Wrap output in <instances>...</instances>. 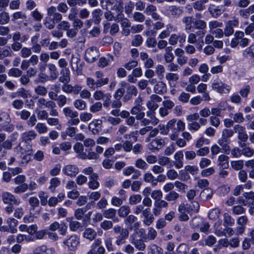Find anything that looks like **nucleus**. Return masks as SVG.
Wrapping results in <instances>:
<instances>
[{
  "mask_svg": "<svg viewBox=\"0 0 254 254\" xmlns=\"http://www.w3.org/2000/svg\"><path fill=\"white\" fill-rule=\"evenodd\" d=\"M100 2L103 9L113 10L117 14V17L123 18V5L120 0H101Z\"/></svg>",
  "mask_w": 254,
  "mask_h": 254,
  "instance_id": "obj_1",
  "label": "nucleus"
},
{
  "mask_svg": "<svg viewBox=\"0 0 254 254\" xmlns=\"http://www.w3.org/2000/svg\"><path fill=\"white\" fill-rule=\"evenodd\" d=\"M113 232L115 234H119L116 237L115 241L116 245L120 246L126 243V240L129 235L128 229L123 228L119 225H116L113 227Z\"/></svg>",
  "mask_w": 254,
  "mask_h": 254,
  "instance_id": "obj_2",
  "label": "nucleus"
},
{
  "mask_svg": "<svg viewBox=\"0 0 254 254\" xmlns=\"http://www.w3.org/2000/svg\"><path fill=\"white\" fill-rule=\"evenodd\" d=\"M122 87H125L126 90V93L123 97V101L127 102L130 99L132 96H136L137 90L134 85H130L127 82L123 81L120 83Z\"/></svg>",
  "mask_w": 254,
  "mask_h": 254,
  "instance_id": "obj_3",
  "label": "nucleus"
},
{
  "mask_svg": "<svg viewBox=\"0 0 254 254\" xmlns=\"http://www.w3.org/2000/svg\"><path fill=\"white\" fill-rule=\"evenodd\" d=\"M213 90L221 94H227L230 92V86L223 83L219 79L214 80L211 84Z\"/></svg>",
  "mask_w": 254,
  "mask_h": 254,
  "instance_id": "obj_4",
  "label": "nucleus"
},
{
  "mask_svg": "<svg viewBox=\"0 0 254 254\" xmlns=\"http://www.w3.org/2000/svg\"><path fill=\"white\" fill-rule=\"evenodd\" d=\"M137 233L136 232L130 235L129 241L137 250L142 252L145 250L146 245L142 239L137 238Z\"/></svg>",
  "mask_w": 254,
  "mask_h": 254,
  "instance_id": "obj_5",
  "label": "nucleus"
},
{
  "mask_svg": "<svg viewBox=\"0 0 254 254\" xmlns=\"http://www.w3.org/2000/svg\"><path fill=\"white\" fill-rule=\"evenodd\" d=\"M1 197L2 201L4 204L18 205L20 203V199L9 192H3Z\"/></svg>",
  "mask_w": 254,
  "mask_h": 254,
  "instance_id": "obj_6",
  "label": "nucleus"
},
{
  "mask_svg": "<svg viewBox=\"0 0 254 254\" xmlns=\"http://www.w3.org/2000/svg\"><path fill=\"white\" fill-rule=\"evenodd\" d=\"M63 244L67 247L68 250L74 251L79 244V239L75 235H71L64 240Z\"/></svg>",
  "mask_w": 254,
  "mask_h": 254,
  "instance_id": "obj_7",
  "label": "nucleus"
},
{
  "mask_svg": "<svg viewBox=\"0 0 254 254\" xmlns=\"http://www.w3.org/2000/svg\"><path fill=\"white\" fill-rule=\"evenodd\" d=\"M99 56V50L95 47H91L86 51L85 60L86 62L92 63L95 62Z\"/></svg>",
  "mask_w": 254,
  "mask_h": 254,
  "instance_id": "obj_8",
  "label": "nucleus"
},
{
  "mask_svg": "<svg viewBox=\"0 0 254 254\" xmlns=\"http://www.w3.org/2000/svg\"><path fill=\"white\" fill-rule=\"evenodd\" d=\"M139 100H141L140 98L135 101V106L130 110L131 114L135 115L137 120H141L145 116V113L143 111V107L140 104Z\"/></svg>",
  "mask_w": 254,
  "mask_h": 254,
  "instance_id": "obj_9",
  "label": "nucleus"
},
{
  "mask_svg": "<svg viewBox=\"0 0 254 254\" xmlns=\"http://www.w3.org/2000/svg\"><path fill=\"white\" fill-rule=\"evenodd\" d=\"M164 140L158 138L153 139L148 144V148L152 152H155L158 151L165 145Z\"/></svg>",
  "mask_w": 254,
  "mask_h": 254,
  "instance_id": "obj_10",
  "label": "nucleus"
},
{
  "mask_svg": "<svg viewBox=\"0 0 254 254\" xmlns=\"http://www.w3.org/2000/svg\"><path fill=\"white\" fill-rule=\"evenodd\" d=\"M153 213L156 216L160 215L162 212V208H166L168 206V202L164 200H158L155 201L154 203Z\"/></svg>",
  "mask_w": 254,
  "mask_h": 254,
  "instance_id": "obj_11",
  "label": "nucleus"
},
{
  "mask_svg": "<svg viewBox=\"0 0 254 254\" xmlns=\"http://www.w3.org/2000/svg\"><path fill=\"white\" fill-rule=\"evenodd\" d=\"M234 131L238 134V138L240 140L247 141L248 135L244 127L240 125H236L234 127Z\"/></svg>",
  "mask_w": 254,
  "mask_h": 254,
  "instance_id": "obj_12",
  "label": "nucleus"
},
{
  "mask_svg": "<svg viewBox=\"0 0 254 254\" xmlns=\"http://www.w3.org/2000/svg\"><path fill=\"white\" fill-rule=\"evenodd\" d=\"M63 172L64 175L72 178L78 173L79 169L75 165H67L64 167Z\"/></svg>",
  "mask_w": 254,
  "mask_h": 254,
  "instance_id": "obj_13",
  "label": "nucleus"
},
{
  "mask_svg": "<svg viewBox=\"0 0 254 254\" xmlns=\"http://www.w3.org/2000/svg\"><path fill=\"white\" fill-rule=\"evenodd\" d=\"M31 148L32 146L30 143H27L21 141L14 149L17 154L21 156L25 153L31 151L32 150Z\"/></svg>",
  "mask_w": 254,
  "mask_h": 254,
  "instance_id": "obj_14",
  "label": "nucleus"
},
{
  "mask_svg": "<svg viewBox=\"0 0 254 254\" xmlns=\"http://www.w3.org/2000/svg\"><path fill=\"white\" fill-rule=\"evenodd\" d=\"M102 122L101 120H94L90 123L88 126L89 129L94 134H98L101 130Z\"/></svg>",
  "mask_w": 254,
  "mask_h": 254,
  "instance_id": "obj_15",
  "label": "nucleus"
},
{
  "mask_svg": "<svg viewBox=\"0 0 254 254\" xmlns=\"http://www.w3.org/2000/svg\"><path fill=\"white\" fill-rule=\"evenodd\" d=\"M37 134L34 130H31L23 132L21 137V141L29 143V142L34 139Z\"/></svg>",
  "mask_w": 254,
  "mask_h": 254,
  "instance_id": "obj_16",
  "label": "nucleus"
},
{
  "mask_svg": "<svg viewBox=\"0 0 254 254\" xmlns=\"http://www.w3.org/2000/svg\"><path fill=\"white\" fill-rule=\"evenodd\" d=\"M208 11L211 16L214 18H218L223 12L219 6L214 4H210L208 7Z\"/></svg>",
  "mask_w": 254,
  "mask_h": 254,
  "instance_id": "obj_17",
  "label": "nucleus"
},
{
  "mask_svg": "<svg viewBox=\"0 0 254 254\" xmlns=\"http://www.w3.org/2000/svg\"><path fill=\"white\" fill-rule=\"evenodd\" d=\"M176 129H174L175 133H172L170 135V138L172 140H175L178 138L179 132L185 129V124L181 120H179L177 123H176Z\"/></svg>",
  "mask_w": 254,
  "mask_h": 254,
  "instance_id": "obj_18",
  "label": "nucleus"
},
{
  "mask_svg": "<svg viewBox=\"0 0 254 254\" xmlns=\"http://www.w3.org/2000/svg\"><path fill=\"white\" fill-rule=\"evenodd\" d=\"M183 158L184 154L182 151L177 152L174 155V159L175 161L174 162V164L177 169H180L183 166Z\"/></svg>",
  "mask_w": 254,
  "mask_h": 254,
  "instance_id": "obj_19",
  "label": "nucleus"
},
{
  "mask_svg": "<svg viewBox=\"0 0 254 254\" xmlns=\"http://www.w3.org/2000/svg\"><path fill=\"white\" fill-rule=\"evenodd\" d=\"M74 151L77 154V157L80 159L84 160L86 156V153L83 151L84 147L80 142L76 143L73 146Z\"/></svg>",
  "mask_w": 254,
  "mask_h": 254,
  "instance_id": "obj_20",
  "label": "nucleus"
},
{
  "mask_svg": "<svg viewBox=\"0 0 254 254\" xmlns=\"http://www.w3.org/2000/svg\"><path fill=\"white\" fill-rule=\"evenodd\" d=\"M234 38L232 39L231 42V47L232 48L236 47L240 41L245 38L244 33L241 31H237L234 35Z\"/></svg>",
  "mask_w": 254,
  "mask_h": 254,
  "instance_id": "obj_21",
  "label": "nucleus"
},
{
  "mask_svg": "<svg viewBox=\"0 0 254 254\" xmlns=\"http://www.w3.org/2000/svg\"><path fill=\"white\" fill-rule=\"evenodd\" d=\"M194 19L192 16H186L182 19L183 23L185 24V30L187 32L189 33L192 31V24H193Z\"/></svg>",
  "mask_w": 254,
  "mask_h": 254,
  "instance_id": "obj_22",
  "label": "nucleus"
},
{
  "mask_svg": "<svg viewBox=\"0 0 254 254\" xmlns=\"http://www.w3.org/2000/svg\"><path fill=\"white\" fill-rule=\"evenodd\" d=\"M61 76L59 80L63 83H67L70 81V71L68 68H65L61 71Z\"/></svg>",
  "mask_w": 254,
  "mask_h": 254,
  "instance_id": "obj_23",
  "label": "nucleus"
},
{
  "mask_svg": "<svg viewBox=\"0 0 254 254\" xmlns=\"http://www.w3.org/2000/svg\"><path fill=\"white\" fill-rule=\"evenodd\" d=\"M35 254H54L55 249L54 248H47L45 245H42L38 247L35 249Z\"/></svg>",
  "mask_w": 254,
  "mask_h": 254,
  "instance_id": "obj_24",
  "label": "nucleus"
},
{
  "mask_svg": "<svg viewBox=\"0 0 254 254\" xmlns=\"http://www.w3.org/2000/svg\"><path fill=\"white\" fill-rule=\"evenodd\" d=\"M48 68L49 71L50 79L55 80L56 79L59 75V72L57 70L56 66L53 64H49L48 65Z\"/></svg>",
  "mask_w": 254,
  "mask_h": 254,
  "instance_id": "obj_25",
  "label": "nucleus"
},
{
  "mask_svg": "<svg viewBox=\"0 0 254 254\" xmlns=\"http://www.w3.org/2000/svg\"><path fill=\"white\" fill-rule=\"evenodd\" d=\"M154 91L158 94H163L167 92L166 84L162 81H158L154 87Z\"/></svg>",
  "mask_w": 254,
  "mask_h": 254,
  "instance_id": "obj_26",
  "label": "nucleus"
},
{
  "mask_svg": "<svg viewBox=\"0 0 254 254\" xmlns=\"http://www.w3.org/2000/svg\"><path fill=\"white\" fill-rule=\"evenodd\" d=\"M13 53L10 46H6L3 48L0 47V60L4 59L6 57L13 56Z\"/></svg>",
  "mask_w": 254,
  "mask_h": 254,
  "instance_id": "obj_27",
  "label": "nucleus"
},
{
  "mask_svg": "<svg viewBox=\"0 0 254 254\" xmlns=\"http://www.w3.org/2000/svg\"><path fill=\"white\" fill-rule=\"evenodd\" d=\"M229 143V139H227L223 137H221L218 141V144L222 147V149L224 150L225 153L226 154H229L230 152Z\"/></svg>",
  "mask_w": 254,
  "mask_h": 254,
  "instance_id": "obj_28",
  "label": "nucleus"
},
{
  "mask_svg": "<svg viewBox=\"0 0 254 254\" xmlns=\"http://www.w3.org/2000/svg\"><path fill=\"white\" fill-rule=\"evenodd\" d=\"M90 208V206L88 204L84 207L76 209L74 212V215L76 218L78 220H81L83 218L84 214L86 213L87 210Z\"/></svg>",
  "mask_w": 254,
  "mask_h": 254,
  "instance_id": "obj_29",
  "label": "nucleus"
},
{
  "mask_svg": "<svg viewBox=\"0 0 254 254\" xmlns=\"http://www.w3.org/2000/svg\"><path fill=\"white\" fill-rule=\"evenodd\" d=\"M148 254H163V250L156 244H150L148 247Z\"/></svg>",
  "mask_w": 254,
  "mask_h": 254,
  "instance_id": "obj_30",
  "label": "nucleus"
},
{
  "mask_svg": "<svg viewBox=\"0 0 254 254\" xmlns=\"http://www.w3.org/2000/svg\"><path fill=\"white\" fill-rule=\"evenodd\" d=\"M63 112L65 117L75 118L78 117V113L73 111L70 107H65L63 109Z\"/></svg>",
  "mask_w": 254,
  "mask_h": 254,
  "instance_id": "obj_31",
  "label": "nucleus"
},
{
  "mask_svg": "<svg viewBox=\"0 0 254 254\" xmlns=\"http://www.w3.org/2000/svg\"><path fill=\"white\" fill-rule=\"evenodd\" d=\"M212 194V190L211 189L207 188L203 190L201 192L200 196L202 200L206 201L211 198Z\"/></svg>",
  "mask_w": 254,
  "mask_h": 254,
  "instance_id": "obj_32",
  "label": "nucleus"
},
{
  "mask_svg": "<svg viewBox=\"0 0 254 254\" xmlns=\"http://www.w3.org/2000/svg\"><path fill=\"white\" fill-rule=\"evenodd\" d=\"M6 223L10 229V233H15L17 232V229L15 228L18 223L17 220L13 218H8L6 220Z\"/></svg>",
  "mask_w": 254,
  "mask_h": 254,
  "instance_id": "obj_33",
  "label": "nucleus"
},
{
  "mask_svg": "<svg viewBox=\"0 0 254 254\" xmlns=\"http://www.w3.org/2000/svg\"><path fill=\"white\" fill-rule=\"evenodd\" d=\"M83 237L90 241L93 240L96 237L97 233L95 230L91 228L86 229L83 234Z\"/></svg>",
  "mask_w": 254,
  "mask_h": 254,
  "instance_id": "obj_34",
  "label": "nucleus"
},
{
  "mask_svg": "<svg viewBox=\"0 0 254 254\" xmlns=\"http://www.w3.org/2000/svg\"><path fill=\"white\" fill-rule=\"evenodd\" d=\"M228 159L229 157L225 155H220L218 157V165L223 169L228 168L229 167Z\"/></svg>",
  "mask_w": 254,
  "mask_h": 254,
  "instance_id": "obj_35",
  "label": "nucleus"
},
{
  "mask_svg": "<svg viewBox=\"0 0 254 254\" xmlns=\"http://www.w3.org/2000/svg\"><path fill=\"white\" fill-rule=\"evenodd\" d=\"M231 167L236 171H241L244 168V161L239 160L236 161H232L230 162Z\"/></svg>",
  "mask_w": 254,
  "mask_h": 254,
  "instance_id": "obj_36",
  "label": "nucleus"
},
{
  "mask_svg": "<svg viewBox=\"0 0 254 254\" xmlns=\"http://www.w3.org/2000/svg\"><path fill=\"white\" fill-rule=\"evenodd\" d=\"M179 197V194L176 191L172 190L165 195V199L167 201H173L175 203Z\"/></svg>",
  "mask_w": 254,
  "mask_h": 254,
  "instance_id": "obj_37",
  "label": "nucleus"
},
{
  "mask_svg": "<svg viewBox=\"0 0 254 254\" xmlns=\"http://www.w3.org/2000/svg\"><path fill=\"white\" fill-rule=\"evenodd\" d=\"M102 13V11L100 9H96L92 12L93 21L95 24H98L100 22Z\"/></svg>",
  "mask_w": 254,
  "mask_h": 254,
  "instance_id": "obj_38",
  "label": "nucleus"
},
{
  "mask_svg": "<svg viewBox=\"0 0 254 254\" xmlns=\"http://www.w3.org/2000/svg\"><path fill=\"white\" fill-rule=\"evenodd\" d=\"M107 11L104 14L105 18L109 21L115 20L119 21L122 19L123 18L117 17V14L115 12H112L110 10H107Z\"/></svg>",
  "mask_w": 254,
  "mask_h": 254,
  "instance_id": "obj_39",
  "label": "nucleus"
},
{
  "mask_svg": "<svg viewBox=\"0 0 254 254\" xmlns=\"http://www.w3.org/2000/svg\"><path fill=\"white\" fill-rule=\"evenodd\" d=\"M29 203L31 207L30 211V214H32V211L39 206V200L36 197H31L29 199Z\"/></svg>",
  "mask_w": 254,
  "mask_h": 254,
  "instance_id": "obj_40",
  "label": "nucleus"
},
{
  "mask_svg": "<svg viewBox=\"0 0 254 254\" xmlns=\"http://www.w3.org/2000/svg\"><path fill=\"white\" fill-rule=\"evenodd\" d=\"M11 121L9 115L6 112L0 113V125L5 124H9Z\"/></svg>",
  "mask_w": 254,
  "mask_h": 254,
  "instance_id": "obj_41",
  "label": "nucleus"
},
{
  "mask_svg": "<svg viewBox=\"0 0 254 254\" xmlns=\"http://www.w3.org/2000/svg\"><path fill=\"white\" fill-rule=\"evenodd\" d=\"M61 181L58 178H53L50 180V186L49 189L51 191L54 192L56 188L60 186Z\"/></svg>",
  "mask_w": 254,
  "mask_h": 254,
  "instance_id": "obj_42",
  "label": "nucleus"
},
{
  "mask_svg": "<svg viewBox=\"0 0 254 254\" xmlns=\"http://www.w3.org/2000/svg\"><path fill=\"white\" fill-rule=\"evenodd\" d=\"M143 180L145 182L150 183L152 185L155 186L156 183L155 182V178L151 173H146L143 176Z\"/></svg>",
  "mask_w": 254,
  "mask_h": 254,
  "instance_id": "obj_43",
  "label": "nucleus"
},
{
  "mask_svg": "<svg viewBox=\"0 0 254 254\" xmlns=\"http://www.w3.org/2000/svg\"><path fill=\"white\" fill-rule=\"evenodd\" d=\"M130 212V208L128 206L124 205L121 206L118 210V214L121 217H125Z\"/></svg>",
  "mask_w": 254,
  "mask_h": 254,
  "instance_id": "obj_44",
  "label": "nucleus"
},
{
  "mask_svg": "<svg viewBox=\"0 0 254 254\" xmlns=\"http://www.w3.org/2000/svg\"><path fill=\"white\" fill-rule=\"evenodd\" d=\"M193 25L195 29L199 30L204 29L206 27V23L201 19H194Z\"/></svg>",
  "mask_w": 254,
  "mask_h": 254,
  "instance_id": "obj_45",
  "label": "nucleus"
},
{
  "mask_svg": "<svg viewBox=\"0 0 254 254\" xmlns=\"http://www.w3.org/2000/svg\"><path fill=\"white\" fill-rule=\"evenodd\" d=\"M147 239L148 241L154 240L157 236V231L152 227H149L147 229Z\"/></svg>",
  "mask_w": 254,
  "mask_h": 254,
  "instance_id": "obj_46",
  "label": "nucleus"
},
{
  "mask_svg": "<svg viewBox=\"0 0 254 254\" xmlns=\"http://www.w3.org/2000/svg\"><path fill=\"white\" fill-rule=\"evenodd\" d=\"M28 189L27 184H23L19 185L14 189L13 192L16 194H20L25 192Z\"/></svg>",
  "mask_w": 254,
  "mask_h": 254,
  "instance_id": "obj_47",
  "label": "nucleus"
},
{
  "mask_svg": "<svg viewBox=\"0 0 254 254\" xmlns=\"http://www.w3.org/2000/svg\"><path fill=\"white\" fill-rule=\"evenodd\" d=\"M1 144L2 148L4 149V150L2 152V156H4L7 153L5 150H10L12 147L13 144L9 139L5 140Z\"/></svg>",
  "mask_w": 254,
  "mask_h": 254,
  "instance_id": "obj_48",
  "label": "nucleus"
},
{
  "mask_svg": "<svg viewBox=\"0 0 254 254\" xmlns=\"http://www.w3.org/2000/svg\"><path fill=\"white\" fill-rule=\"evenodd\" d=\"M74 106L77 109L83 110L86 108V103L81 99H77L74 102Z\"/></svg>",
  "mask_w": 254,
  "mask_h": 254,
  "instance_id": "obj_49",
  "label": "nucleus"
},
{
  "mask_svg": "<svg viewBox=\"0 0 254 254\" xmlns=\"http://www.w3.org/2000/svg\"><path fill=\"white\" fill-rule=\"evenodd\" d=\"M22 71L17 68H11L8 71V75L9 76L18 77L21 76Z\"/></svg>",
  "mask_w": 254,
  "mask_h": 254,
  "instance_id": "obj_50",
  "label": "nucleus"
},
{
  "mask_svg": "<svg viewBox=\"0 0 254 254\" xmlns=\"http://www.w3.org/2000/svg\"><path fill=\"white\" fill-rule=\"evenodd\" d=\"M86 84L89 88L95 90L98 88L97 83V81L91 77H87L86 78Z\"/></svg>",
  "mask_w": 254,
  "mask_h": 254,
  "instance_id": "obj_51",
  "label": "nucleus"
},
{
  "mask_svg": "<svg viewBox=\"0 0 254 254\" xmlns=\"http://www.w3.org/2000/svg\"><path fill=\"white\" fill-rule=\"evenodd\" d=\"M16 115L20 117L22 120H27L30 116V112L26 110H23L20 112H16Z\"/></svg>",
  "mask_w": 254,
  "mask_h": 254,
  "instance_id": "obj_52",
  "label": "nucleus"
},
{
  "mask_svg": "<svg viewBox=\"0 0 254 254\" xmlns=\"http://www.w3.org/2000/svg\"><path fill=\"white\" fill-rule=\"evenodd\" d=\"M135 165L137 168L142 170H146L148 167L147 163L141 158L136 161Z\"/></svg>",
  "mask_w": 254,
  "mask_h": 254,
  "instance_id": "obj_53",
  "label": "nucleus"
},
{
  "mask_svg": "<svg viewBox=\"0 0 254 254\" xmlns=\"http://www.w3.org/2000/svg\"><path fill=\"white\" fill-rule=\"evenodd\" d=\"M145 43L148 48H154L157 45V42L155 38L149 37L146 39Z\"/></svg>",
  "mask_w": 254,
  "mask_h": 254,
  "instance_id": "obj_54",
  "label": "nucleus"
},
{
  "mask_svg": "<svg viewBox=\"0 0 254 254\" xmlns=\"http://www.w3.org/2000/svg\"><path fill=\"white\" fill-rule=\"evenodd\" d=\"M116 214V210L113 208H110L103 212V216L107 219L114 218Z\"/></svg>",
  "mask_w": 254,
  "mask_h": 254,
  "instance_id": "obj_55",
  "label": "nucleus"
},
{
  "mask_svg": "<svg viewBox=\"0 0 254 254\" xmlns=\"http://www.w3.org/2000/svg\"><path fill=\"white\" fill-rule=\"evenodd\" d=\"M224 226H232L234 224V219H233L227 213L224 214Z\"/></svg>",
  "mask_w": 254,
  "mask_h": 254,
  "instance_id": "obj_56",
  "label": "nucleus"
},
{
  "mask_svg": "<svg viewBox=\"0 0 254 254\" xmlns=\"http://www.w3.org/2000/svg\"><path fill=\"white\" fill-rule=\"evenodd\" d=\"M189 212L190 211L192 213H197L199 209V204L197 201H192L188 207Z\"/></svg>",
  "mask_w": 254,
  "mask_h": 254,
  "instance_id": "obj_57",
  "label": "nucleus"
},
{
  "mask_svg": "<svg viewBox=\"0 0 254 254\" xmlns=\"http://www.w3.org/2000/svg\"><path fill=\"white\" fill-rule=\"evenodd\" d=\"M146 116L152 121V125L155 126L158 123L159 120L155 117V113L153 111L147 112Z\"/></svg>",
  "mask_w": 254,
  "mask_h": 254,
  "instance_id": "obj_58",
  "label": "nucleus"
},
{
  "mask_svg": "<svg viewBox=\"0 0 254 254\" xmlns=\"http://www.w3.org/2000/svg\"><path fill=\"white\" fill-rule=\"evenodd\" d=\"M142 196L140 194H134L130 196L129 203L131 205L136 204L141 201Z\"/></svg>",
  "mask_w": 254,
  "mask_h": 254,
  "instance_id": "obj_59",
  "label": "nucleus"
},
{
  "mask_svg": "<svg viewBox=\"0 0 254 254\" xmlns=\"http://www.w3.org/2000/svg\"><path fill=\"white\" fill-rule=\"evenodd\" d=\"M9 21V16L7 12H2L0 13V24L3 25Z\"/></svg>",
  "mask_w": 254,
  "mask_h": 254,
  "instance_id": "obj_60",
  "label": "nucleus"
},
{
  "mask_svg": "<svg viewBox=\"0 0 254 254\" xmlns=\"http://www.w3.org/2000/svg\"><path fill=\"white\" fill-rule=\"evenodd\" d=\"M238 178L241 182H246L248 179V174L246 171L245 170L240 171L238 173Z\"/></svg>",
  "mask_w": 254,
  "mask_h": 254,
  "instance_id": "obj_61",
  "label": "nucleus"
},
{
  "mask_svg": "<svg viewBox=\"0 0 254 254\" xmlns=\"http://www.w3.org/2000/svg\"><path fill=\"white\" fill-rule=\"evenodd\" d=\"M100 226L103 230L107 231L113 227V224L112 222L111 221L104 220L100 223Z\"/></svg>",
  "mask_w": 254,
  "mask_h": 254,
  "instance_id": "obj_62",
  "label": "nucleus"
},
{
  "mask_svg": "<svg viewBox=\"0 0 254 254\" xmlns=\"http://www.w3.org/2000/svg\"><path fill=\"white\" fill-rule=\"evenodd\" d=\"M189 250V247L186 244H180L177 249L178 253L181 254H186Z\"/></svg>",
  "mask_w": 254,
  "mask_h": 254,
  "instance_id": "obj_63",
  "label": "nucleus"
},
{
  "mask_svg": "<svg viewBox=\"0 0 254 254\" xmlns=\"http://www.w3.org/2000/svg\"><path fill=\"white\" fill-rule=\"evenodd\" d=\"M243 55L246 57H254V45H251L246 49L244 52Z\"/></svg>",
  "mask_w": 254,
  "mask_h": 254,
  "instance_id": "obj_64",
  "label": "nucleus"
}]
</instances>
